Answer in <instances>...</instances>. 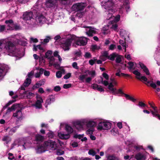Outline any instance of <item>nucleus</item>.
<instances>
[{
	"label": "nucleus",
	"mask_w": 160,
	"mask_h": 160,
	"mask_svg": "<svg viewBox=\"0 0 160 160\" xmlns=\"http://www.w3.org/2000/svg\"><path fill=\"white\" fill-rule=\"evenodd\" d=\"M83 125V122L79 121H76L74 123L75 127L78 130H80L82 128Z\"/></svg>",
	"instance_id": "12"
},
{
	"label": "nucleus",
	"mask_w": 160,
	"mask_h": 160,
	"mask_svg": "<svg viewBox=\"0 0 160 160\" xmlns=\"http://www.w3.org/2000/svg\"><path fill=\"white\" fill-rule=\"evenodd\" d=\"M31 79L27 78L25 80L24 83L23 84L25 87H28L31 84Z\"/></svg>",
	"instance_id": "30"
},
{
	"label": "nucleus",
	"mask_w": 160,
	"mask_h": 160,
	"mask_svg": "<svg viewBox=\"0 0 160 160\" xmlns=\"http://www.w3.org/2000/svg\"><path fill=\"white\" fill-rule=\"evenodd\" d=\"M5 48L8 52H12L14 51L15 46L12 42L8 41L6 43Z\"/></svg>",
	"instance_id": "5"
},
{
	"label": "nucleus",
	"mask_w": 160,
	"mask_h": 160,
	"mask_svg": "<svg viewBox=\"0 0 160 160\" xmlns=\"http://www.w3.org/2000/svg\"><path fill=\"white\" fill-rule=\"evenodd\" d=\"M150 86L154 89H156V90L155 91V93H157L158 92H160V88L158 87L157 88L156 84L154 83H151L150 84Z\"/></svg>",
	"instance_id": "25"
},
{
	"label": "nucleus",
	"mask_w": 160,
	"mask_h": 160,
	"mask_svg": "<svg viewBox=\"0 0 160 160\" xmlns=\"http://www.w3.org/2000/svg\"><path fill=\"white\" fill-rule=\"evenodd\" d=\"M116 62L117 63H120L122 61L121 57L120 55H118L117 54V56L116 57Z\"/></svg>",
	"instance_id": "42"
},
{
	"label": "nucleus",
	"mask_w": 160,
	"mask_h": 160,
	"mask_svg": "<svg viewBox=\"0 0 160 160\" xmlns=\"http://www.w3.org/2000/svg\"><path fill=\"white\" fill-rule=\"evenodd\" d=\"M135 158L137 160H145V156L140 152L136 154Z\"/></svg>",
	"instance_id": "17"
},
{
	"label": "nucleus",
	"mask_w": 160,
	"mask_h": 160,
	"mask_svg": "<svg viewBox=\"0 0 160 160\" xmlns=\"http://www.w3.org/2000/svg\"><path fill=\"white\" fill-rule=\"evenodd\" d=\"M115 157L112 155L109 156L108 158V160H115Z\"/></svg>",
	"instance_id": "62"
},
{
	"label": "nucleus",
	"mask_w": 160,
	"mask_h": 160,
	"mask_svg": "<svg viewBox=\"0 0 160 160\" xmlns=\"http://www.w3.org/2000/svg\"><path fill=\"white\" fill-rule=\"evenodd\" d=\"M100 78L101 79V83L103 84L105 86H107L109 83L108 81L105 80H103V78L102 77H100Z\"/></svg>",
	"instance_id": "50"
},
{
	"label": "nucleus",
	"mask_w": 160,
	"mask_h": 160,
	"mask_svg": "<svg viewBox=\"0 0 160 160\" xmlns=\"http://www.w3.org/2000/svg\"><path fill=\"white\" fill-rule=\"evenodd\" d=\"M114 3L112 0H108L104 2V8L106 9L112 10V8L114 6Z\"/></svg>",
	"instance_id": "7"
},
{
	"label": "nucleus",
	"mask_w": 160,
	"mask_h": 160,
	"mask_svg": "<svg viewBox=\"0 0 160 160\" xmlns=\"http://www.w3.org/2000/svg\"><path fill=\"white\" fill-rule=\"evenodd\" d=\"M72 84L70 83L68 84H64L63 86V88L65 89H68L71 87Z\"/></svg>",
	"instance_id": "56"
},
{
	"label": "nucleus",
	"mask_w": 160,
	"mask_h": 160,
	"mask_svg": "<svg viewBox=\"0 0 160 160\" xmlns=\"http://www.w3.org/2000/svg\"><path fill=\"white\" fill-rule=\"evenodd\" d=\"M88 153L89 155L94 156L96 154V152L94 150L91 149L89 150Z\"/></svg>",
	"instance_id": "46"
},
{
	"label": "nucleus",
	"mask_w": 160,
	"mask_h": 160,
	"mask_svg": "<svg viewBox=\"0 0 160 160\" xmlns=\"http://www.w3.org/2000/svg\"><path fill=\"white\" fill-rule=\"evenodd\" d=\"M150 111L153 116L155 118H157V116H156V115L159 114L158 113V109L155 110H154V111L152 110H151Z\"/></svg>",
	"instance_id": "38"
},
{
	"label": "nucleus",
	"mask_w": 160,
	"mask_h": 160,
	"mask_svg": "<svg viewBox=\"0 0 160 160\" xmlns=\"http://www.w3.org/2000/svg\"><path fill=\"white\" fill-rule=\"evenodd\" d=\"M134 64L135 65H136V63H134L132 62H129L128 63V65H129V67H128L127 68H128L129 69V71L131 72V70L132 69H135L136 68L135 67H134Z\"/></svg>",
	"instance_id": "24"
},
{
	"label": "nucleus",
	"mask_w": 160,
	"mask_h": 160,
	"mask_svg": "<svg viewBox=\"0 0 160 160\" xmlns=\"http://www.w3.org/2000/svg\"><path fill=\"white\" fill-rule=\"evenodd\" d=\"M96 125V122L92 121H89L87 124V126L88 128H93L95 127Z\"/></svg>",
	"instance_id": "28"
},
{
	"label": "nucleus",
	"mask_w": 160,
	"mask_h": 160,
	"mask_svg": "<svg viewBox=\"0 0 160 160\" xmlns=\"http://www.w3.org/2000/svg\"><path fill=\"white\" fill-rule=\"evenodd\" d=\"M88 73L89 75H91L92 76H94L95 75V72L94 71H90L89 70L88 71Z\"/></svg>",
	"instance_id": "60"
},
{
	"label": "nucleus",
	"mask_w": 160,
	"mask_h": 160,
	"mask_svg": "<svg viewBox=\"0 0 160 160\" xmlns=\"http://www.w3.org/2000/svg\"><path fill=\"white\" fill-rule=\"evenodd\" d=\"M118 27V25L117 24L115 23L112 25L111 28L114 30H116L117 29Z\"/></svg>",
	"instance_id": "58"
},
{
	"label": "nucleus",
	"mask_w": 160,
	"mask_h": 160,
	"mask_svg": "<svg viewBox=\"0 0 160 160\" xmlns=\"http://www.w3.org/2000/svg\"><path fill=\"white\" fill-rule=\"evenodd\" d=\"M50 144V141H45L43 143V145H38L37 149V153H41L44 152L46 151L45 148H48Z\"/></svg>",
	"instance_id": "3"
},
{
	"label": "nucleus",
	"mask_w": 160,
	"mask_h": 160,
	"mask_svg": "<svg viewBox=\"0 0 160 160\" xmlns=\"http://www.w3.org/2000/svg\"><path fill=\"white\" fill-rule=\"evenodd\" d=\"M52 52L51 51L48 50L47 52L45 54V57L47 58L50 57L52 55Z\"/></svg>",
	"instance_id": "39"
},
{
	"label": "nucleus",
	"mask_w": 160,
	"mask_h": 160,
	"mask_svg": "<svg viewBox=\"0 0 160 160\" xmlns=\"http://www.w3.org/2000/svg\"><path fill=\"white\" fill-rule=\"evenodd\" d=\"M35 138L36 141L41 142L43 141L44 138V136L38 134H36L35 135Z\"/></svg>",
	"instance_id": "20"
},
{
	"label": "nucleus",
	"mask_w": 160,
	"mask_h": 160,
	"mask_svg": "<svg viewBox=\"0 0 160 160\" xmlns=\"http://www.w3.org/2000/svg\"><path fill=\"white\" fill-rule=\"evenodd\" d=\"M122 94L124 95L125 98L128 99L133 102H135L136 101V99L130 96L129 95L125 94L124 93H122Z\"/></svg>",
	"instance_id": "26"
},
{
	"label": "nucleus",
	"mask_w": 160,
	"mask_h": 160,
	"mask_svg": "<svg viewBox=\"0 0 160 160\" xmlns=\"http://www.w3.org/2000/svg\"><path fill=\"white\" fill-rule=\"evenodd\" d=\"M43 102V100L41 97H40L39 99H38L36 102L35 104L33 105V106L36 107V108L40 109L42 108V103Z\"/></svg>",
	"instance_id": "13"
},
{
	"label": "nucleus",
	"mask_w": 160,
	"mask_h": 160,
	"mask_svg": "<svg viewBox=\"0 0 160 160\" xmlns=\"http://www.w3.org/2000/svg\"><path fill=\"white\" fill-rule=\"evenodd\" d=\"M64 153V151L59 149H58L56 150V154L57 155L60 156L63 154Z\"/></svg>",
	"instance_id": "37"
},
{
	"label": "nucleus",
	"mask_w": 160,
	"mask_h": 160,
	"mask_svg": "<svg viewBox=\"0 0 160 160\" xmlns=\"http://www.w3.org/2000/svg\"><path fill=\"white\" fill-rule=\"evenodd\" d=\"M20 107V104L18 103H15L12 105L7 110L6 113L10 112L12 111L15 110L16 109Z\"/></svg>",
	"instance_id": "16"
},
{
	"label": "nucleus",
	"mask_w": 160,
	"mask_h": 160,
	"mask_svg": "<svg viewBox=\"0 0 160 160\" xmlns=\"http://www.w3.org/2000/svg\"><path fill=\"white\" fill-rule=\"evenodd\" d=\"M5 29V26L4 25H0V32H3Z\"/></svg>",
	"instance_id": "63"
},
{
	"label": "nucleus",
	"mask_w": 160,
	"mask_h": 160,
	"mask_svg": "<svg viewBox=\"0 0 160 160\" xmlns=\"http://www.w3.org/2000/svg\"><path fill=\"white\" fill-rule=\"evenodd\" d=\"M83 134H75L73 136V138H78L79 139H81L83 137Z\"/></svg>",
	"instance_id": "40"
},
{
	"label": "nucleus",
	"mask_w": 160,
	"mask_h": 160,
	"mask_svg": "<svg viewBox=\"0 0 160 160\" xmlns=\"http://www.w3.org/2000/svg\"><path fill=\"white\" fill-rule=\"evenodd\" d=\"M23 94L26 95L27 96V97L28 98H30V97L32 96L33 95H34V94L30 92H28V91H25L23 92Z\"/></svg>",
	"instance_id": "35"
},
{
	"label": "nucleus",
	"mask_w": 160,
	"mask_h": 160,
	"mask_svg": "<svg viewBox=\"0 0 160 160\" xmlns=\"http://www.w3.org/2000/svg\"><path fill=\"white\" fill-rule=\"evenodd\" d=\"M72 38L73 39V41L77 45L84 46L86 45L87 42V38L84 37L78 38L75 35H72Z\"/></svg>",
	"instance_id": "1"
},
{
	"label": "nucleus",
	"mask_w": 160,
	"mask_h": 160,
	"mask_svg": "<svg viewBox=\"0 0 160 160\" xmlns=\"http://www.w3.org/2000/svg\"><path fill=\"white\" fill-rule=\"evenodd\" d=\"M101 54L102 55H101V56H102V57H104L108 58L109 56V54L107 51H105L103 52H102Z\"/></svg>",
	"instance_id": "36"
},
{
	"label": "nucleus",
	"mask_w": 160,
	"mask_h": 160,
	"mask_svg": "<svg viewBox=\"0 0 160 160\" xmlns=\"http://www.w3.org/2000/svg\"><path fill=\"white\" fill-rule=\"evenodd\" d=\"M111 124L108 122H99L98 126V129L108 130L111 128Z\"/></svg>",
	"instance_id": "4"
},
{
	"label": "nucleus",
	"mask_w": 160,
	"mask_h": 160,
	"mask_svg": "<svg viewBox=\"0 0 160 160\" xmlns=\"http://www.w3.org/2000/svg\"><path fill=\"white\" fill-rule=\"evenodd\" d=\"M139 65L142 69L143 72L147 75H149L150 74L149 70L146 66L143 63L141 62H139Z\"/></svg>",
	"instance_id": "11"
},
{
	"label": "nucleus",
	"mask_w": 160,
	"mask_h": 160,
	"mask_svg": "<svg viewBox=\"0 0 160 160\" xmlns=\"http://www.w3.org/2000/svg\"><path fill=\"white\" fill-rule=\"evenodd\" d=\"M84 14V12H82L81 11H78L76 14V16L80 18L83 17V15Z\"/></svg>",
	"instance_id": "34"
},
{
	"label": "nucleus",
	"mask_w": 160,
	"mask_h": 160,
	"mask_svg": "<svg viewBox=\"0 0 160 160\" xmlns=\"http://www.w3.org/2000/svg\"><path fill=\"white\" fill-rule=\"evenodd\" d=\"M73 41V39L72 38L71 35L70 38L66 39L61 44V47L64 51H68L70 48L71 44Z\"/></svg>",
	"instance_id": "2"
},
{
	"label": "nucleus",
	"mask_w": 160,
	"mask_h": 160,
	"mask_svg": "<svg viewBox=\"0 0 160 160\" xmlns=\"http://www.w3.org/2000/svg\"><path fill=\"white\" fill-rule=\"evenodd\" d=\"M46 38L43 40V42L45 43H47L49 42V40L51 39V37L49 36H47L46 37Z\"/></svg>",
	"instance_id": "48"
},
{
	"label": "nucleus",
	"mask_w": 160,
	"mask_h": 160,
	"mask_svg": "<svg viewBox=\"0 0 160 160\" xmlns=\"http://www.w3.org/2000/svg\"><path fill=\"white\" fill-rule=\"evenodd\" d=\"M16 130L14 128H12L9 131V134L12 135L16 132Z\"/></svg>",
	"instance_id": "52"
},
{
	"label": "nucleus",
	"mask_w": 160,
	"mask_h": 160,
	"mask_svg": "<svg viewBox=\"0 0 160 160\" xmlns=\"http://www.w3.org/2000/svg\"><path fill=\"white\" fill-rule=\"evenodd\" d=\"M129 1L128 0H125L123 3V7L125 8L126 10V11L128 12L129 10L130 6L129 5Z\"/></svg>",
	"instance_id": "21"
},
{
	"label": "nucleus",
	"mask_w": 160,
	"mask_h": 160,
	"mask_svg": "<svg viewBox=\"0 0 160 160\" xmlns=\"http://www.w3.org/2000/svg\"><path fill=\"white\" fill-rule=\"evenodd\" d=\"M84 57L86 58H92V55L90 52H86Z\"/></svg>",
	"instance_id": "49"
},
{
	"label": "nucleus",
	"mask_w": 160,
	"mask_h": 160,
	"mask_svg": "<svg viewBox=\"0 0 160 160\" xmlns=\"http://www.w3.org/2000/svg\"><path fill=\"white\" fill-rule=\"evenodd\" d=\"M22 108L17 110L16 112L13 114V116L16 117L18 119H20L22 117Z\"/></svg>",
	"instance_id": "15"
},
{
	"label": "nucleus",
	"mask_w": 160,
	"mask_h": 160,
	"mask_svg": "<svg viewBox=\"0 0 160 160\" xmlns=\"http://www.w3.org/2000/svg\"><path fill=\"white\" fill-rule=\"evenodd\" d=\"M38 49L39 50L42 51V52H43L44 51V49L42 47H41V45L40 44L38 45H34L33 48V51H37Z\"/></svg>",
	"instance_id": "29"
},
{
	"label": "nucleus",
	"mask_w": 160,
	"mask_h": 160,
	"mask_svg": "<svg viewBox=\"0 0 160 160\" xmlns=\"http://www.w3.org/2000/svg\"><path fill=\"white\" fill-rule=\"evenodd\" d=\"M54 134L53 132L51 131H49L47 133V135L49 138H52L53 137Z\"/></svg>",
	"instance_id": "44"
},
{
	"label": "nucleus",
	"mask_w": 160,
	"mask_h": 160,
	"mask_svg": "<svg viewBox=\"0 0 160 160\" xmlns=\"http://www.w3.org/2000/svg\"><path fill=\"white\" fill-rule=\"evenodd\" d=\"M8 155L9 156L8 157V159L10 160H13V159H14L15 160L16 159H15L14 157L13 156V154L11 153H8Z\"/></svg>",
	"instance_id": "51"
},
{
	"label": "nucleus",
	"mask_w": 160,
	"mask_h": 160,
	"mask_svg": "<svg viewBox=\"0 0 160 160\" xmlns=\"http://www.w3.org/2000/svg\"><path fill=\"white\" fill-rule=\"evenodd\" d=\"M45 20V17L42 15H41L39 16H37L36 18V20L38 21L39 23H41L42 22V21Z\"/></svg>",
	"instance_id": "27"
},
{
	"label": "nucleus",
	"mask_w": 160,
	"mask_h": 160,
	"mask_svg": "<svg viewBox=\"0 0 160 160\" xmlns=\"http://www.w3.org/2000/svg\"><path fill=\"white\" fill-rule=\"evenodd\" d=\"M117 56V54L115 53H113L111 54L109 56V55L108 59L112 61H114L115 58Z\"/></svg>",
	"instance_id": "33"
},
{
	"label": "nucleus",
	"mask_w": 160,
	"mask_h": 160,
	"mask_svg": "<svg viewBox=\"0 0 160 160\" xmlns=\"http://www.w3.org/2000/svg\"><path fill=\"white\" fill-rule=\"evenodd\" d=\"M72 65V67L76 69H78L79 68V67L77 65V63L76 62H73Z\"/></svg>",
	"instance_id": "61"
},
{
	"label": "nucleus",
	"mask_w": 160,
	"mask_h": 160,
	"mask_svg": "<svg viewBox=\"0 0 160 160\" xmlns=\"http://www.w3.org/2000/svg\"><path fill=\"white\" fill-rule=\"evenodd\" d=\"M102 75L103 77L107 80L109 79V77L108 75L105 72H103Z\"/></svg>",
	"instance_id": "57"
},
{
	"label": "nucleus",
	"mask_w": 160,
	"mask_h": 160,
	"mask_svg": "<svg viewBox=\"0 0 160 160\" xmlns=\"http://www.w3.org/2000/svg\"><path fill=\"white\" fill-rule=\"evenodd\" d=\"M138 106L140 107H144L147 106L146 105L142 102L139 101L138 102Z\"/></svg>",
	"instance_id": "53"
},
{
	"label": "nucleus",
	"mask_w": 160,
	"mask_h": 160,
	"mask_svg": "<svg viewBox=\"0 0 160 160\" xmlns=\"http://www.w3.org/2000/svg\"><path fill=\"white\" fill-rule=\"evenodd\" d=\"M42 85V84L39 82H37L35 85H34L32 87L33 89H35L37 88H38L40 87Z\"/></svg>",
	"instance_id": "41"
},
{
	"label": "nucleus",
	"mask_w": 160,
	"mask_h": 160,
	"mask_svg": "<svg viewBox=\"0 0 160 160\" xmlns=\"http://www.w3.org/2000/svg\"><path fill=\"white\" fill-rule=\"evenodd\" d=\"M33 12H26L24 13L23 15V19L24 20L27 21L30 20L32 18Z\"/></svg>",
	"instance_id": "10"
},
{
	"label": "nucleus",
	"mask_w": 160,
	"mask_h": 160,
	"mask_svg": "<svg viewBox=\"0 0 160 160\" xmlns=\"http://www.w3.org/2000/svg\"><path fill=\"white\" fill-rule=\"evenodd\" d=\"M115 48H116V45L114 44H112L110 46L109 49V50H112Z\"/></svg>",
	"instance_id": "64"
},
{
	"label": "nucleus",
	"mask_w": 160,
	"mask_h": 160,
	"mask_svg": "<svg viewBox=\"0 0 160 160\" xmlns=\"http://www.w3.org/2000/svg\"><path fill=\"white\" fill-rule=\"evenodd\" d=\"M5 23L9 27L10 29H12V28L11 26L14 25L12 19L6 20L5 21Z\"/></svg>",
	"instance_id": "23"
},
{
	"label": "nucleus",
	"mask_w": 160,
	"mask_h": 160,
	"mask_svg": "<svg viewBox=\"0 0 160 160\" xmlns=\"http://www.w3.org/2000/svg\"><path fill=\"white\" fill-rule=\"evenodd\" d=\"M61 89L60 87L59 86H55L53 89V90L55 92H58Z\"/></svg>",
	"instance_id": "54"
},
{
	"label": "nucleus",
	"mask_w": 160,
	"mask_h": 160,
	"mask_svg": "<svg viewBox=\"0 0 160 160\" xmlns=\"http://www.w3.org/2000/svg\"><path fill=\"white\" fill-rule=\"evenodd\" d=\"M126 38H125V41H124L122 40H120L119 41V43L121 44L123 47H124L123 49H125V52L126 51V48L128 47V45L126 46Z\"/></svg>",
	"instance_id": "31"
},
{
	"label": "nucleus",
	"mask_w": 160,
	"mask_h": 160,
	"mask_svg": "<svg viewBox=\"0 0 160 160\" xmlns=\"http://www.w3.org/2000/svg\"><path fill=\"white\" fill-rule=\"evenodd\" d=\"M94 131V129L93 128H91L89 129H88L87 131V133L88 134H91L92 135V134L93 132Z\"/></svg>",
	"instance_id": "43"
},
{
	"label": "nucleus",
	"mask_w": 160,
	"mask_h": 160,
	"mask_svg": "<svg viewBox=\"0 0 160 160\" xmlns=\"http://www.w3.org/2000/svg\"><path fill=\"white\" fill-rule=\"evenodd\" d=\"M65 130L68 132V133L70 135L72 134L73 131V129L68 124H66V125Z\"/></svg>",
	"instance_id": "22"
},
{
	"label": "nucleus",
	"mask_w": 160,
	"mask_h": 160,
	"mask_svg": "<svg viewBox=\"0 0 160 160\" xmlns=\"http://www.w3.org/2000/svg\"><path fill=\"white\" fill-rule=\"evenodd\" d=\"M55 96H54L51 95L49 96L48 99L46 100L45 103L46 104H47L46 107H47L48 105L50 104L51 103V102H53L55 101Z\"/></svg>",
	"instance_id": "18"
},
{
	"label": "nucleus",
	"mask_w": 160,
	"mask_h": 160,
	"mask_svg": "<svg viewBox=\"0 0 160 160\" xmlns=\"http://www.w3.org/2000/svg\"><path fill=\"white\" fill-rule=\"evenodd\" d=\"M120 71L119 72H117L115 74V75L117 76H118L119 77L120 76V75L124 77H131V76L129 74H125L121 72V74L119 73Z\"/></svg>",
	"instance_id": "32"
},
{
	"label": "nucleus",
	"mask_w": 160,
	"mask_h": 160,
	"mask_svg": "<svg viewBox=\"0 0 160 160\" xmlns=\"http://www.w3.org/2000/svg\"><path fill=\"white\" fill-rule=\"evenodd\" d=\"M62 72L61 71H58L56 72V76L58 78H61L62 76Z\"/></svg>",
	"instance_id": "47"
},
{
	"label": "nucleus",
	"mask_w": 160,
	"mask_h": 160,
	"mask_svg": "<svg viewBox=\"0 0 160 160\" xmlns=\"http://www.w3.org/2000/svg\"><path fill=\"white\" fill-rule=\"evenodd\" d=\"M96 60L97 59H94V60L90 59L89 61V63L90 65L92 66L93 65Z\"/></svg>",
	"instance_id": "59"
},
{
	"label": "nucleus",
	"mask_w": 160,
	"mask_h": 160,
	"mask_svg": "<svg viewBox=\"0 0 160 160\" xmlns=\"http://www.w3.org/2000/svg\"><path fill=\"white\" fill-rule=\"evenodd\" d=\"M58 136L59 138L62 139L66 140L70 138V134L67 133L64 134L61 133H59Z\"/></svg>",
	"instance_id": "19"
},
{
	"label": "nucleus",
	"mask_w": 160,
	"mask_h": 160,
	"mask_svg": "<svg viewBox=\"0 0 160 160\" xmlns=\"http://www.w3.org/2000/svg\"><path fill=\"white\" fill-rule=\"evenodd\" d=\"M108 89L112 92V93L114 95H117L119 93L122 94L123 93L121 89H119L118 90H117V89L115 88H108Z\"/></svg>",
	"instance_id": "14"
},
{
	"label": "nucleus",
	"mask_w": 160,
	"mask_h": 160,
	"mask_svg": "<svg viewBox=\"0 0 160 160\" xmlns=\"http://www.w3.org/2000/svg\"><path fill=\"white\" fill-rule=\"evenodd\" d=\"M71 76V74L70 73H68L66 74L63 77V78L65 79H67L70 78Z\"/></svg>",
	"instance_id": "55"
},
{
	"label": "nucleus",
	"mask_w": 160,
	"mask_h": 160,
	"mask_svg": "<svg viewBox=\"0 0 160 160\" xmlns=\"http://www.w3.org/2000/svg\"><path fill=\"white\" fill-rule=\"evenodd\" d=\"M50 145H49V148H53L55 149V148L56 145L55 144V142H51L50 141Z\"/></svg>",
	"instance_id": "45"
},
{
	"label": "nucleus",
	"mask_w": 160,
	"mask_h": 160,
	"mask_svg": "<svg viewBox=\"0 0 160 160\" xmlns=\"http://www.w3.org/2000/svg\"><path fill=\"white\" fill-rule=\"evenodd\" d=\"M132 72L136 76L135 78L136 79L142 82H147L148 80L147 78L145 76H141V73L138 72V70L134 71Z\"/></svg>",
	"instance_id": "6"
},
{
	"label": "nucleus",
	"mask_w": 160,
	"mask_h": 160,
	"mask_svg": "<svg viewBox=\"0 0 160 160\" xmlns=\"http://www.w3.org/2000/svg\"><path fill=\"white\" fill-rule=\"evenodd\" d=\"M56 2V0H46L45 5L47 8H50L54 6Z\"/></svg>",
	"instance_id": "9"
},
{
	"label": "nucleus",
	"mask_w": 160,
	"mask_h": 160,
	"mask_svg": "<svg viewBox=\"0 0 160 160\" xmlns=\"http://www.w3.org/2000/svg\"><path fill=\"white\" fill-rule=\"evenodd\" d=\"M84 6L82 4L80 3L74 4L72 7V9L77 12L81 11L84 9Z\"/></svg>",
	"instance_id": "8"
}]
</instances>
